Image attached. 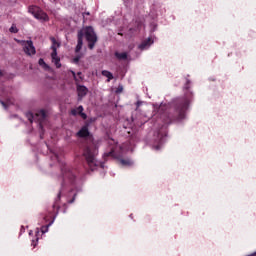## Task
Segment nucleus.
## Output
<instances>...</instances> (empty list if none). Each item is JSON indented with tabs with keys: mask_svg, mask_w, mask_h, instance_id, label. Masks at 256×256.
<instances>
[{
	"mask_svg": "<svg viewBox=\"0 0 256 256\" xmlns=\"http://www.w3.org/2000/svg\"><path fill=\"white\" fill-rule=\"evenodd\" d=\"M0 77H3V72L0 70Z\"/></svg>",
	"mask_w": 256,
	"mask_h": 256,
	"instance_id": "e433bc0d",
	"label": "nucleus"
},
{
	"mask_svg": "<svg viewBox=\"0 0 256 256\" xmlns=\"http://www.w3.org/2000/svg\"><path fill=\"white\" fill-rule=\"evenodd\" d=\"M116 59H119V61H127L128 54L127 52H115Z\"/></svg>",
	"mask_w": 256,
	"mask_h": 256,
	"instance_id": "ddd939ff",
	"label": "nucleus"
},
{
	"mask_svg": "<svg viewBox=\"0 0 256 256\" xmlns=\"http://www.w3.org/2000/svg\"><path fill=\"white\" fill-rule=\"evenodd\" d=\"M26 117H27V119L30 123H33L34 121H37L36 118H35V114H33L32 112H27Z\"/></svg>",
	"mask_w": 256,
	"mask_h": 256,
	"instance_id": "6ab92c4d",
	"label": "nucleus"
},
{
	"mask_svg": "<svg viewBox=\"0 0 256 256\" xmlns=\"http://www.w3.org/2000/svg\"><path fill=\"white\" fill-rule=\"evenodd\" d=\"M118 149V146L112 147L110 151L104 153V159H107V157H112L113 159H117L122 167H131L133 165V160L123 158V154L121 152H117Z\"/></svg>",
	"mask_w": 256,
	"mask_h": 256,
	"instance_id": "39448f33",
	"label": "nucleus"
},
{
	"mask_svg": "<svg viewBox=\"0 0 256 256\" xmlns=\"http://www.w3.org/2000/svg\"><path fill=\"white\" fill-rule=\"evenodd\" d=\"M190 85L191 80H187L184 85V96L176 97L168 104H160L158 115L164 124L160 129L154 131L152 149H155V151H160L165 141H167V125L183 123L187 119V111H189V107L193 103V92L189 90Z\"/></svg>",
	"mask_w": 256,
	"mask_h": 256,
	"instance_id": "f257e3e1",
	"label": "nucleus"
},
{
	"mask_svg": "<svg viewBox=\"0 0 256 256\" xmlns=\"http://www.w3.org/2000/svg\"><path fill=\"white\" fill-rule=\"evenodd\" d=\"M36 235H39V228L36 229Z\"/></svg>",
	"mask_w": 256,
	"mask_h": 256,
	"instance_id": "c9c22d12",
	"label": "nucleus"
},
{
	"mask_svg": "<svg viewBox=\"0 0 256 256\" xmlns=\"http://www.w3.org/2000/svg\"><path fill=\"white\" fill-rule=\"evenodd\" d=\"M50 153H52V156L50 159H54L55 161H58L61 171V188L60 191L55 199V204L53 207L61 201V194L64 192V190L67 189V187H75L77 191H80L81 185H83V180L81 179L82 173L79 172V170L67 165L65 162L61 161L59 159V155L53 150H50Z\"/></svg>",
	"mask_w": 256,
	"mask_h": 256,
	"instance_id": "f03ea898",
	"label": "nucleus"
},
{
	"mask_svg": "<svg viewBox=\"0 0 256 256\" xmlns=\"http://www.w3.org/2000/svg\"><path fill=\"white\" fill-rule=\"evenodd\" d=\"M38 241H39V237H37L36 240H32V245H33L34 247H37Z\"/></svg>",
	"mask_w": 256,
	"mask_h": 256,
	"instance_id": "bb28decb",
	"label": "nucleus"
},
{
	"mask_svg": "<svg viewBox=\"0 0 256 256\" xmlns=\"http://www.w3.org/2000/svg\"><path fill=\"white\" fill-rule=\"evenodd\" d=\"M72 76L74 78V81H79V79H77V73H75V71H72Z\"/></svg>",
	"mask_w": 256,
	"mask_h": 256,
	"instance_id": "cd10ccee",
	"label": "nucleus"
},
{
	"mask_svg": "<svg viewBox=\"0 0 256 256\" xmlns=\"http://www.w3.org/2000/svg\"><path fill=\"white\" fill-rule=\"evenodd\" d=\"M46 146H47V149L51 150V148H49V145L46 144Z\"/></svg>",
	"mask_w": 256,
	"mask_h": 256,
	"instance_id": "a19ab883",
	"label": "nucleus"
},
{
	"mask_svg": "<svg viewBox=\"0 0 256 256\" xmlns=\"http://www.w3.org/2000/svg\"><path fill=\"white\" fill-rule=\"evenodd\" d=\"M130 218L133 219V214H130Z\"/></svg>",
	"mask_w": 256,
	"mask_h": 256,
	"instance_id": "79ce46f5",
	"label": "nucleus"
},
{
	"mask_svg": "<svg viewBox=\"0 0 256 256\" xmlns=\"http://www.w3.org/2000/svg\"><path fill=\"white\" fill-rule=\"evenodd\" d=\"M38 65H40V67H43L45 71L50 69L49 64L45 63V60L43 58H40L38 60Z\"/></svg>",
	"mask_w": 256,
	"mask_h": 256,
	"instance_id": "f3484780",
	"label": "nucleus"
},
{
	"mask_svg": "<svg viewBox=\"0 0 256 256\" xmlns=\"http://www.w3.org/2000/svg\"><path fill=\"white\" fill-rule=\"evenodd\" d=\"M76 111L78 112V115H80L81 113H83V111H84L83 106H82V105L78 106V107L76 108Z\"/></svg>",
	"mask_w": 256,
	"mask_h": 256,
	"instance_id": "412c9836",
	"label": "nucleus"
},
{
	"mask_svg": "<svg viewBox=\"0 0 256 256\" xmlns=\"http://www.w3.org/2000/svg\"><path fill=\"white\" fill-rule=\"evenodd\" d=\"M83 37H85L88 48L90 50L95 49V43H97V34L92 26H87L84 30L78 31V41L75 48V53H79L83 49Z\"/></svg>",
	"mask_w": 256,
	"mask_h": 256,
	"instance_id": "7ed1b4c3",
	"label": "nucleus"
},
{
	"mask_svg": "<svg viewBox=\"0 0 256 256\" xmlns=\"http://www.w3.org/2000/svg\"><path fill=\"white\" fill-rule=\"evenodd\" d=\"M133 0H124V5H126V7H129V5L132 3Z\"/></svg>",
	"mask_w": 256,
	"mask_h": 256,
	"instance_id": "393cba45",
	"label": "nucleus"
},
{
	"mask_svg": "<svg viewBox=\"0 0 256 256\" xmlns=\"http://www.w3.org/2000/svg\"><path fill=\"white\" fill-rule=\"evenodd\" d=\"M51 49H52L51 59L58 57L57 56V47H55V45H52Z\"/></svg>",
	"mask_w": 256,
	"mask_h": 256,
	"instance_id": "aec40b11",
	"label": "nucleus"
},
{
	"mask_svg": "<svg viewBox=\"0 0 256 256\" xmlns=\"http://www.w3.org/2000/svg\"><path fill=\"white\" fill-rule=\"evenodd\" d=\"M76 91L78 95V101H81L83 97H86V95L89 93V88H87L85 85L76 84Z\"/></svg>",
	"mask_w": 256,
	"mask_h": 256,
	"instance_id": "6e6552de",
	"label": "nucleus"
},
{
	"mask_svg": "<svg viewBox=\"0 0 256 256\" xmlns=\"http://www.w3.org/2000/svg\"><path fill=\"white\" fill-rule=\"evenodd\" d=\"M79 113L77 112V109H72L71 110V115H73V117H77Z\"/></svg>",
	"mask_w": 256,
	"mask_h": 256,
	"instance_id": "b1692460",
	"label": "nucleus"
},
{
	"mask_svg": "<svg viewBox=\"0 0 256 256\" xmlns=\"http://www.w3.org/2000/svg\"><path fill=\"white\" fill-rule=\"evenodd\" d=\"M9 31H10V33H18L19 30L15 27L11 26Z\"/></svg>",
	"mask_w": 256,
	"mask_h": 256,
	"instance_id": "5701e85b",
	"label": "nucleus"
},
{
	"mask_svg": "<svg viewBox=\"0 0 256 256\" xmlns=\"http://www.w3.org/2000/svg\"><path fill=\"white\" fill-rule=\"evenodd\" d=\"M34 18L37 19L38 21H49V15H47V13H45V11H43L41 8L40 11H38L37 14L34 16Z\"/></svg>",
	"mask_w": 256,
	"mask_h": 256,
	"instance_id": "f8f14e48",
	"label": "nucleus"
},
{
	"mask_svg": "<svg viewBox=\"0 0 256 256\" xmlns=\"http://www.w3.org/2000/svg\"><path fill=\"white\" fill-rule=\"evenodd\" d=\"M99 154V150L95 147H86L84 149L83 155L86 159V162L88 164V167L95 171L97 167H100V169H105V162H101L97 160V155Z\"/></svg>",
	"mask_w": 256,
	"mask_h": 256,
	"instance_id": "20e7f679",
	"label": "nucleus"
},
{
	"mask_svg": "<svg viewBox=\"0 0 256 256\" xmlns=\"http://www.w3.org/2000/svg\"><path fill=\"white\" fill-rule=\"evenodd\" d=\"M43 219H47L46 217H43Z\"/></svg>",
	"mask_w": 256,
	"mask_h": 256,
	"instance_id": "37998d69",
	"label": "nucleus"
},
{
	"mask_svg": "<svg viewBox=\"0 0 256 256\" xmlns=\"http://www.w3.org/2000/svg\"><path fill=\"white\" fill-rule=\"evenodd\" d=\"M40 9H41L40 7L32 5V6L28 7V13H31V15H33V17H35L37 12L40 11Z\"/></svg>",
	"mask_w": 256,
	"mask_h": 256,
	"instance_id": "4468645a",
	"label": "nucleus"
},
{
	"mask_svg": "<svg viewBox=\"0 0 256 256\" xmlns=\"http://www.w3.org/2000/svg\"><path fill=\"white\" fill-rule=\"evenodd\" d=\"M75 197H77V193L73 195V198L68 201V203H75Z\"/></svg>",
	"mask_w": 256,
	"mask_h": 256,
	"instance_id": "a878e982",
	"label": "nucleus"
},
{
	"mask_svg": "<svg viewBox=\"0 0 256 256\" xmlns=\"http://www.w3.org/2000/svg\"><path fill=\"white\" fill-rule=\"evenodd\" d=\"M136 1V3H141V0H135Z\"/></svg>",
	"mask_w": 256,
	"mask_h": 256,
	"instance_id": "58836bf2",
	"label": "nucleus"
},
{
	"mask_svg": "<svg viewBox=\"0 0 256 256\" xmlns=\"http://www.w3.org/2000/svg\"><path fill=\"white\" fill-rule=\"evenodd\" d=\"M29 235H33V231H30V232H29Z\"/></svg>",
	"mask_w": 256,
	"mask_h": 256,
	"instance_id": "ea45409f",
	"label": "nucleus"
},
{
	"mask_svg": "<svg viewBox=\"0 0 256 256\" xmlns=\"http://www.w3.org/2000/svg\"><path fill=\"white\" fill-rule=\"evenodd\" d=\"M91 135V132H89V126L85 125L83 126L78 132L77 137H80L82 139H85L86 137H89Z\"/></svg>",
	"mask_w": 256,
	"mask_h": 256,
	"instance_id": "9d476101",
	"label": "nucleus"
},
{
	"mask_svg": "<svg viewBox=\"0 0 256 256\" xmlns=\"http://www.w3.org/2000/svg\"><path fill=\"white\" fill-rule=\"evenodd\" d=\"M102 75L103 77H107V83L113 79V73L109 72V70H103Z\"/></svg>",
	"mask_w": 256,
	"mask_h": 256,
	"instance_id": "dca6fc26",
	"label": "nucleus"
},
{
	"mask_svg": "<svg viewBox=\"0 0 256 256\" xmlns=\"http://www.w3.org/2000/svg\"><path fill=\"white\" fill-rule=\"evenodd\" d=\"M35 119L38 121L40 129H43V123L47 119V111L45 109L38 110L35 113Z\"/></svg>",
	"mask_w": 256,
	"mask_h": 256,
	"instance_id": "0eeeda50",
	"label": "nucleus"
},
{
	"mask_svg": "<svg viewBox=\"0 0 256 256\" xmlns=\"http://www.w3.org/2000/svg\"><path fill=\"white\" fill-rule=\"evenodd\" d=\"M77 75L79 76V79H83V77H81V75H83L82 72H78Z\"/></svg>",
	"mask_w": 256,
	"mask_h": 256,
	"instance_id": "473e14b6",
	"label": "nucleus"
},
{
	"mask_svg": "<svg viewBox=\"0 0 256 256\" xmlns=\"http://www.w3.org/2000/svg\"><path fill=\"white\" fill-rule=\"evenodd\" d=\"M80 117H82V119H87V114H85L84 112L79 114Z\"/></svg>",
	"mask_w": 256,
	"mask_h": 256,
	"instance_id": "c85d7f7f",
	"label": "nucleus"
},
{
	"mask_svg": "<svg viewBox=\"0 0 256 256\" xmlns=\"http://www.w3.org/2000/svg\"><path fill=\"white\" fill-rule=\"evenodd\" d=\"M119 150H120V151H123V147H122V146H119Z\"/></svg>",
	"mask_w": 256,
	"mask_h": 256,
	"instance_id": "4c0bfd02",
	"label": "nucleus"
},
{
	"mask_svg": "<svg viewBox=\"0 0 256 256\" xmlns=\"http://www.w3.org/2000/svg\"><path fill=\"white\" fill-rule=\"evenodd\" d=\"M52 63H54L57 69H61V58L59 56L52 58Z\"/></svg>",
	"mask_w": 256,
	"mask_h": 256,
	"instance_id": "2eb2a0df",
	"label": "nucleus"
},
{
	"mask_svg": "<svg viewBox=\"0 0 256 256\" xmlns=\"http://www.w3.org/2000/svg\"><path fill=\"white\" fill-rule=\"evenodd\" d=\"M20 43H22V45L24 46V52L26 53V55H35V53H37V50L33 45V40H22L20 41Z\"/></svg>",
	"mask_w": 256,
	"mask_h": 256,
	"instance_id": "423d86ee",
	"label": "nucleus"
},
{
	"mask_svg": "<svg viewBox=\"0 0 256 256\" xmlns=\"http://www.w3.org/2000/svg\"><path fill=\"white\" fill-rule=\"evenodd\" d=\"M153 43L154 41L151 39V37H149L148 39L141 42V44L138 46V49H140L141 51H145L146 49H149V47H151Z\"/></svg>",
	"mask_w": 256,
	"mask_h": 256,
	"instance_id": "9b49d317",
	"label": "nucleus"
},
{
	"mask_svg": "<svg viewBox=\"0 0 256 256\" xmlns=\"http://www.w3.org/2000/svg\"><path fill=\"white\" fill-rule=\"evenodd\" d=\"M82 15H83V17H85V15H91V13L86 12V13H83Z\"/></svg>",
	"mask_w": 256,
	"mask_h": 256,
	"instance_id": "72a5a7b5",
	"label": "nucleus"
},
{
	"mask_svg": "<svg viewBox=\"0 0 256 256\" xmlns=\"http://www.w3.org/2000/svg\"><path fill=\"white\" fill-rule=\"evenodd\" d=\"M141 105H143V102H142V101H137V102H136V106H137V107H141Z\"/></svg>",
	"mask_w": 256,
	"mask_h": 256,
	"instance_id": "2f4dec72",
	"label": "nucleus"
},
{
	"mask_svg": "<svg viewBox=\"0 0 256 256\" xmlns=\"http://www.w3.org/2000/svg\"><path fill=\"white\" fill-rule=\"evenodd\" d=\"M121 91H123V86H119L116 90L117 93H121Z\"/></svg>",
	"mask_w": 256,
	"mask_h": 256,
	"instance_id": "7c9ffc66",
	"label": "nucleus"
},
{
	"mask_svg": "<svg viewBox=\"0 0 256 256\" xmlns=\"http://www.w3.org/2000/svg\"><path fill=\"white\" fill-rule=\"evenodd\" d=\"M131 123H133V125H136L139 127L140 125H144L145 123H147V121L141 120V114H139V112H137V110H135L131 116Z\"/></svg>",
	"mask_w": 256,
	"mask_h": 256,
	"instance_id": "1a4fd4ad",
	"label": "nucleus"
},
{
	"mask_svg": "<svg viewBox=\"0 0 256 256\" xmlns=\"http://www.w3.org/2000/svg\"><path fill=\"white\" fill-rule=\"evenodd\" d=\"M53 223H54V220H52L49 224L45 226H41V233L45 235V233L49 231V228L51 227V225H53Z\"/></svg>",
	"mask_w": 256,
	"mask_h": 256,
	"instance_id": "a211bd4d",
	"label": "nucleus"
},
{
	"mask_svg": "<svg viewBox=\"0 0 256 256\" xmlns=\"http://www.w3.org/2000/svg\"><path fill=\"white\" fill-rule=\"evenodd\" d=\"M79 61H81V56H76L73 58V63H75L76 65L79 63Z\"/></svg>",
	"mask_w": 256,
	"mask_h": 256,
	"instance_id": "4be33fe9",
	"label": "nucleus"
},
{
	"mask_svg": "<svg viewBox=\"0 0 256 256\" xmlns=\"http://www.w3.org/2000/svg\"><path fill=\"white\" fill-rule=\"evenodd\" d=\"M0 103L2 104V107H4V109H7V104L3 100H0Z\"/></svg>",
	"mask_w": 256,
	"mask_h": 256,
	"instance_id": "c756f323",
	"label": "nucleus"
},
{
	"mask_svg": "<svg viewBox=\"0 0 256 256\" xmlns=\"http://www.w3.org/2000/svg\"><path fill=\"white\" fill-rule=\"evenodd\" d=\"M52 42H53L54 44H56V43H57V40H55V38H52Z\"/></svg>",
	"mask_w": 256,
	"mask_h": 256,
	"instance_id": "f704fd0d",
	"label": "nucleus"
}]
</instances>
